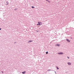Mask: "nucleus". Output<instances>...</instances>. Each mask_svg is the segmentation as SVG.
Listing matches in <instances>:
<instances>
[{
	"label": "nucleus",
	"mask_w": 74,
	"mask_h": 74,
	"mask_svg": "<svg viewBox=\"0 0 74 74\" xmlns=\"http://www.w3.org/2000/svg\"><path fill=\"white\" fill-rule=\"evenodd\" d=\"M58 54L59 55H62V54H63V52L59 53Z\"/></svg>",
	"instance_id": "nucleus-1"
},
{
	"label": "nucleus",
	"mask_w": 74,
	"mask_h": 74,
	"mask_svg": "<svg viewBox=\"0 0 74 74\" xmlns=\"http://www.w3.org/2000/svg\"><path fill=\"white\" fill-rule=\"evenodd\" d=\"M33 42V40H30L29 41H28V42Z\"/></svg>",
	"instance_id": "nucleus-2"
},
{
	"label": "nucleus",
	"mask_w": 74,
	"mask_h": 74,
	"mask_svg": "<svg viewBox=\"0 0 74 74\" xmlns=\"http://www.w3.org/2000/svg\"><path fill=\"white\" fill-rule=\"evenodd\" d=\"M26 73V71H24V72H22V73L23 74H25V73Z\"/></svg>",
	"instance_id": "nucleus-3"
},
{
	"label": "nucleus",
	"mask_w": 74,
	"mask_h": 74,
	"mask_svg": "<svg viewBox=\"0 0 74 74\" xmlns=\"http://www.w3.org/2000/svg\"><path fill=\"white\" fill-rule=\"evenodd\" d=\"M68 64H69V65H71V63L70 62L68 63Z\"/></svg>",
	"instance_id": "nucleus-4"
},
{
	"label": "nucleus",
	"mask_w": 74,
	"mask_h": 74,
	"mask_svg": "<svg viewBox=\"0 0 74 74\" xmlns=\"http://www.w3.org/2000/svg\"><path fill=\"white\" fill-rule=\"evenodd\" d=\"M37 25H41V24H40V23H39L38 24H37Z\"/></svg>",
	"instance_id": "nucleus-5"
},
{
	"label": "nucleus",
	"mask_w": 74,
	"mask_h": 74,
	"mask_svg": "<svg viewBox=\"0 0 74 74\" xmlns=\"http://www.w3.org/2000/svg\"><path fill=\"white\" fill-rule=\"evenodd\" d=\"M67 41L68 42H70V40H69L68 39L67 40Z\"/></svg>",
	"instance_id": "nucleus-6"
},
{
	"label": "nucleus",
	"mask_w": 74,
	"mask_h": 74,
	"mask_svg": "<svg viewBox=\"0 0 74 74\" xmlns=\"http://www.w3.org/2000/svg\"><path fill=\"white\" fill-rule=\"evenodd\" d=\"M57 46L58 47H59L60 46V45H59V44H57Z\"/></svg>",
	"instance_id": "nucleus-7"
},
{
	"label": "nucleus",
	"mask_w": 74,
	"mask_h": 74,
	"mask_svg": "<svg viewBox=\"0 0 74 74\" xmlns=\"http://www.w3.org/2000/svg\"><path fill=\"white\" fill-rule=\"evenodd\" d=\"M32 8H34V6H32Z\"/></svg>",
	"instance_id": "nucleus-8"
},
{
	"label": "nucleus",
	"mask_w": 74,
	"mask_h": 74,
	"mask_svg": "<svg viewBox=\"0 0 74 74\" xmlns=\"http://www.w3.org/2000/svg\"><path fill=\"white\" fill-rule=\"evenodd\" d=\"M6 4H8V2H6Z\"/></svg>",
	"instance_id": "nucleus-9"
},
{
	"label": "nucleus",
	"mask_w": 74,
	"mask_h": 74,
	"mask_svg": "<svg viewBox=\"0 0 74 74\" xmlns=\"http://www.w3.org/2000/svg\"><path fill=\"white\" fill-rule=\"evenodd\" d=\"M48 52H46V54H48Z\"/></svg>",
	"instance_id": "nucleus-10"
},
{
	"label": "nucleus",
	"mask_w": 74,
	"mask_h": 74,
	"mask_svg": "<svg viewBox=\"0 0 74 74\" xmlns=\"http://www.w3.org/2000/svg\"><path fill=\"white\" fill-rule=\"evenodd\" d=\"M57 69L58 70V69H59V68H58V67H57Z\"/></svg>",
	"instance_id": "nucleus-11"
},
{
	"label": "nucleus",
	"mask_w": 74,
	"mask_h": 74,
	"mask_svg": "<svg viewBox=\"0 0 74 74\" xmlns=\"http://www.w3.org/2000/svg\"><path fill=\"white\" fill-rule=\"evenodd\" d=\"M68 59H69V57H68Z\"/></svg>",
	"instance_id": "nucleus-12"
},
{
	"label": "nucleus",
	"mask_w": 74,
	"mask_h": 74,
	"mask_svg": "<svg viewBox=\"0 0 74 74\" xmlns=\"http://www.w3.org/2000/svg\"><path fill=\"white\" fill-rule=\"evenodd\" d=\"M46 1H48V0H46Z\"/></svg>",
	"instance_id": "nucleus-13"
},
{
	"label": "nucleus",
	"mask_w": 74,
	"mask_h": 74,
	"mask_svg": "<svg viewBox=\"0 0 74 74\" xmlns=\"http://www.w3.org/2000/svg\"><path fill=\"white\" fill-rule=\"evenodd\" d=\"M1 30V28H0V30Z\"/></svg>",
	"instance_id": "nucleus-14"
},
{
	"label": "nucleus",
	"mask_w": 74,
	"mask_h": 74,
	"mask_svg": "<svg viewBox=\"0 0 74 74\" xmlns=\"http://www.w3.org/2000/svg\"><path fill=\"white\" fill-rule=\"evenodd\" d=\"M2 73H3V71L2 72Z\"/></svg>",
	"instance_id": "nucleus-15"
},
{
	"label": "nucleus",
	"mask_w": 74,
	"mask_h": 74,
	"mask_svg": "<svg viewBox=\"0 0 74 74\" xmlns=\"http://www.w3.org/2000/svg\"><path fill=\"white\" fill-rule=\"evenodd\" d=\"M48 2H50V1H49Z\"/></svg>",
	"instance_id": "nucleus-16"
},
{
	"label": "nucleus",
	"mask_w": 74,
	"mask_h": 74,
	"mask_svg": "<svg viewBox=\"0 0 74 74\" xmlns=\"http://www.w3.org/2000/svg\"><path fill=\"white\" fill-rule=\"evenodd\" d=\"M38 23H40V22H38Z\"/></svg>",
	"instance_id": "nucleus-17"
},
{
	"label": "nucleus",
	"mask_w": 74,
	"mask_h": 74,
	"mask_svg": "<svg viewBox=\"0 0 74 74\" xmlns=\"http://www.w3.org/2000/svg\"><path fill=\"white\" fill-rule=\"evenodd\" d=\"M37 32H38V31H37Z\"/></svg>",
	"instance_id": "nucleus-18"
}]
</instances>
